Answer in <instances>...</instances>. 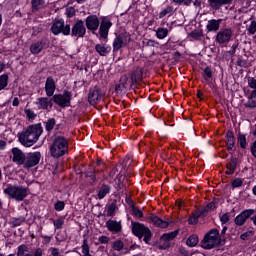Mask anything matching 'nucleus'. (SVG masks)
I'll list each match as a JSON object with an SVG mask.
<instances>
[{
	"label": "nucleus",
	"instance_id": "obj_1",
	"mask_svg": "<svg viewBox=\"0 0 256 256\" xmlns=\"http://www.w3.org/2000/svg\"><path fill=\"white\" fill-rule=\"evenodd\" d=\"M41 135H43V126L41 123H36L29 125L25 131L21 132L18 139L24 147H33Z\"/></svg>",
	"mask_w": 256,
	"mask_h": 256
},
{
	"label": "nucleus",
	"instance_id": "obj_2",
	"mask_svg": "<svg viewBox=\"0 0 256 256\" xmlns=\"http://www.w3.org/2000/svg\"><path fill=\"white\" fill-rule=\"evenodd\" d=\"M49 151L53 159H61V157H65V155L69 153V139L63 135H54Z\"/></svg>",
	"mask_w": 256,
	"mask_h": 256
},
{
	"label": "nucleus",
	"instance_id": "obj_3",
	"mask_svg": "<svg viewBox=\"0 0 256 256\" xmlns=\"http://www.w3.org/2000/svg\"><path fill=\"white\" fill-rule=\"evenodd\" d=\"M3 193L8 199L21 202L25 201V199L31 195V190H29V187L23 185L7 184Z\"/></svg>",
	"mask_w": 256,
	"mask_h": 256
},
{
	"label": "nucleus",
	"instance_id": "obj_4",
	"mask_svg": "<svg viewBox=\"0 0 256 256\" xmlns=\"http://www.w3.org/2000/svg\"><path fill=\"white\" fill-rule=\"evenodd\" d=\"M132 233L135 237L141 241L143 239L146 245H151V240L153 239V232L145 224L141 222H131Z\"/></svg>",
	"mask_w": 256,
	"mask_h": 256
},
{
	"label": "nucleus",
	"instance_id": "obj_5",
	"mask_svg": "<svg viewBox=\"0 0 256 256\" xmlns=\"http://www.w3.org/2000/svg\"><path fill=\"white\" fill-rule=\"evenodd\" d=\"M221 242L222 239L219 229L213 228L204 235L200 244L202 249H215V247H219V245H221Z\"/></svg>",
	"mask_w": 256,
	"mask_h": 256
},
{
	"label": "nucleus",
	"instance_id": "obj_6",
	"mask_svg": "<svg viewBox=\"0 0 256 256\" xmlns=\"http://www.w3.org/2000/svg\"><path fill=\"white\" fill-rule=\"evenodd\" d=\"M51 33L54 35H64L65 37L71 35V25L66 24L63 18H56L50 28Z\"/></svg>",
	"mask_w": 256,
	"mask_h": 256
},
{
	"label": "nucleus",
	"instance_id": "obj_7",
	"mask_svg": "<svg viewBox=\"0 0 256 256\" xmlns=\"http://www.w3.org/2000/svg\"><path fill=\"white\" fill-rule=\"evenodd\" d=\"M73 99V92L64 90L63 94H53L52 95V101L55 103V105H58V107H61V109H65L67 107H71V101Z\"/></svg>",
	"mask_w": 256,
	"mask_h": 256
},
{
	"label": "nucleus",
	"instance_id": "obj_8",
	"mask_svg": "<svg viewBox=\"0 0 256 256\" xmlns=\"http://www.w3.org/2000/svg\"><path fill=\"white\" fill-rule=\"evenodd\" d=\"M131 41V34H129V32H122L117 35L112 43L113 54L119 53V51H121L123 47H126V45H129Z\"/></svg>",
	"mask_w": 256,
	"mask_h": 256
},
{
	"label": "nucleus",
	"instance_id": "obj_9",
	"mask_svg": "<svg viewBox=\"0 0 256 256\" xmlns=\"http://www.w3.org/2000/svg\"><path fill=\"white\" fill-rule=\"evenodd\" d=\"M70 35L71 37H76V39H83V37L87 35V28L82 19H78L74 22L72 28H70Z\"/></svg>",
	"mask_w": 256,
	"mask_h": 256
},
{
	"label": "nucleus",
	"instance_id": "obj_10",
	"mask_svg": "<svg viewBox=\"0 0 256 256\" xmlns=\"http://www.w3.org/2000/svg\"><path fill=\"white\" fill-rule=\"evenodd\" d=\"M41 161V152H30L26 153V159L24 161V169H33V167H37V164Z\"/></svg>",
	"mask_w": 256,
	"mask_h": 256
},
{
	"label": "nucleus",
	"instance_id": "obj_11",
	"mask_svg": "<svg viewBox=\"0 0 256 256\" xmlns=\"http://www.w3.org/2000/svg\"><path fill=\"white\" fill-rule=\"evenodd\" d=\"M255 209H245L234 218V224L236 227H243L247 223V219H251L252 215H255Z\"/></svg>",
	"mask_w": 256,
	"mask_h": 256
},
{
	"label": "nucleus",
	"instance_id": "obj_12",
	"mask_svg": "<svg viewBox=\"0 0 256 256\" xmlns=\"http://www.w3.org/2000/svg\"><path fill=\"white\" fill-rule=\"evenodd\" d=\"M233 37V30L231 28H222L216 34L215 41L219 45H225V43H229Z\"/></svg>",
	"mask_w": 256,
	"mask_h": 256
},
{
	"label": "nucleus",
	"instance_id": "obj_13",
	"mask_svg": "<svg viewBox=\"0 0 256 256\" xmlns=\"http://www.w3.org/2000/svg\"><path fill=\"white\" fill-rule=\"evenodd\" d=\"M248 87L254 90H252L250 95L248 96L249 102L245 104V107H248V109H256V79L255 78L253 77L248 78Z\"/></svg>",
	"mask_w": 256,
	"mask_h": 256
},
{
	"label": "nucleus",
	"instance_id": "obj_14",
	"mask_svg": "<svg viewBox=\"0 0 256 256\" xmlns=\"http://www.w3.org/2000/svg\"><path fill=\"white\" fill-rule=\"evenodd\" d=\"M113 27V22L109 17L104 16L99 25V35L101 39H108L109 37V30Z\"/></svg>",
	"mask_w": 256,
	"mask_h": 256
},
{
	"label": "nucleus",
	"instance_id": "obj_15",
	"mask_svg": "<svg viewBox=\"0 0 256 256\" xmlns=\"http://www.w3.org/2000/svg\"><path fill=\"white\" fill-rule=\"evenodd\" d=\"M101 99H103V91L101 90V87L94 86L93 88H90L88 93V103L90 105H97Z\"/></svg>",
	"mask_w": 256,
	"mask_h": 256
},
{
	"label": "nucleus",
	"instance_id": "obj_16",
	"mask_svg": "<svg viewBox=\"0 0 256 256\" xmlns=\"http://www.w3.org/2000/svg\"><path fill=\"white\" fill-rule=\"evenodd\" d=\"M100 21L99 17L95 14H91L85 18V27L88 31L92 32V35H97L95 31L99 29Z\"/></svg>",
	"mask_w": 256,
	"mask_h": 256
},
{
	"label": "nucleus",
	"instance_id": "obj_17",
	"mask_svg": "<svg viewBox=\"0 0 256 256\" xmlns=\"http://www.w3.org/2000/svg\"><path fill=\"white\" fill-rule=\"evenodd\" d=\"M143 73H145V70L141 66H134L132 68L130 71L131 87L134 85H139V83L143 81Z\"/></svg>",
	"mask_w": 256,
	"mask_h": 256
},
{
	"label": "nucleus",
	"instance_id": "obj_18",
	"mask_svg": "<svg viewBox=\"0 0 256 256\" xmlns=\"http://www.w3.org/2000/svg\"><path fill=\"white\" fill-rule=\"evenodd\" d=\"M16 256H43V248H36L33 254L29 253V246L21 244L17 247Z\"/></svg>",
	"mask_w": 256,
	"mask_h": 256
},
{
	"label": "nucleus",
	"instance_id": "obj_19",
	"mask_svg": "<svg viewBox=\"0 0 256 256\" xmlns=\"http://www.w3.org/2000/svg\"><path fill=\"white\" fill-rule=\"evenodd\" d=\"M231 157L229 158L227 164H226V175H233L235 171H237V167L241 165V160H239L238 157L233 155V152H229Z\"/></svg>",
	"mask_w": 256,
	"mask_h": 256
},
{
	"label": "nucleus",
	"instance_id": "obj_20",
	"mask_svg": "<svg viewBox=\"0 0 256 256\" xmlns=\"http://www.w3.org/2000/svg\"><path fill=\"white\" fill-rule=\"evenodd\" d=\"M11 152L13 155L12 162L16 163L18 167H21V165L24 167L27 153L21 151V149L17 147L12 148Z\"/></svg>",
	"mask_w": 256,
	"mask_h": 256
},
{
	"label": "nucleus",
	"instance_id": "obj_21",
	"mask_svg": "<svg viewBox=\"0 0 256 256\" xmlns=\"http://www.w3.org/2000/svg\"><path fill=\"white\" fill-rule=\"evenodd\" d=\"M45 93L48 97H53L55 95V90L57 89V84L52 76L46 78L45 82Z\"/></svg>",
	"mask_w": 256,
	"mask_h": 256
},
{
	"label": "nucleus",
	"instance_id": "obj_22",
	"mask_svg": "<svg viewBox=\"0 0 256 256\" xmlns=\"http://www.w3.org/2000/svg\"><path fill=\"white\" fill-rule=\"evenodd\" d=\"M48 42L49 40H47V38H42L41 40L32 43L30 45V53H32V55H39Z\"/></svg>",
	"mask_w": 256,
	"mask_h": 256
},
{
	"label": "nucleus",
	"instance_id": "obj_23",
	"mask_svg": "<svg viewBox=\"0 0 256 256\" xmlns=\"http://www.w3.org/2000/svg\"><path fill=\"white\" fill-rule=\"evenodd\" d=\"M223 23V19H210L206 25V33H217Z\"/></svg>",
	"mask_w": 256,
	"mask_h": 256
},
{
	"label": "nucleus",
	"instance_id": "obj_24",
	"mask_svg": "<svg viewBox=\"0 0 256 256\" xmlns=\"http://www.w3.org/2000/svg\"><path fill=\"white\" fill-rule=\"evenodd\" d=\"M149 221L153 223L155 227H159V229H167V227H169V222L161 219L156 214H150Z\"/></svg>",
	"mask_w": 256,
	"mask_h": 256
},
{
	"label": "nucleus",
	"instance_id": "obj_25",
	"mask_svg": "<svg viewBox=\"0 0 256 256\" xmlns=\"http://www.w3.org/2000/svg\"><path fill=\"white\" fill-rule=\"evenodd\" d=\"M231 3H233V0H208V6L210 9H213V11H219L221 7L231 5Z\"/></svg>",
	"mask_w": 256,
	"mask_h": 256
},
{
	"label": "nucleus",
	"instance_id": "obj_26",
	"mask_svg": "<svg viewBox=\"0 0 256 256\" xmlns=\"http://www.w3.org/2000/svg\"><path fill=\"white\" fill-rule=\"evenodd\" d=\"M106 227L108 231H110L111 233H121V231H123V226L121 225V221L117 222V220L109 219L106 222Z\"/></svg>",
	"mask_w": 256,
	"mask_h": 256
},
{
	"label": "nucleus",
	"instance_id": "obj_27",
	"mask_svg": "<svg viewBox=\"0 0 256 256\" xmlns=\"http://www.w3.org/2000/svg\"><path fill=\"white\" fill-rule=\"evenodd\" d=\"M97 173H99V170L91 167L84 171V177L86 179H90L89 185L93 186L95 183H97Z\"/></svg>",
	"mask_w": 256,
	"mask_h": 256
},
{
	"label": "nucleus",
	"instance_id": "obj_28",
	"mask_svg": "<svg viewBox=\"0 0 256 256\" xmlns=\"http://www.w3.org/2000/svg\"><path fill=\"white\" fill-rule=\"evenodd\" d=\"M226 145L228 153H233V151H235V149H233V147H235V134L233 133V130H228L226 132Z\"/></svg>",
	"mask_w": 256,
	"mask_h": 256
},
{
	"label": "nucleus",
	"instance_id": "obj_29",
	"mask_svg": "<svg viewBox=\"0 0 256 256\" xmlns=\"http://www.w3.org/2000/svg\"><path fill=\"white\" fill-rule=\"evenodd\" d=\"M111 45L107 44H96L95 45V51L100 55V57H107L109 53H111Z\"/></svg>",
	"mask_w": 256,
	"mask_h": 256
},
{
	"label": "nucleus",
	"instance_id": "obj_30",
	"mask_svg": "<svg viewBox=\"0 0 256 256\" xmlns=\"http://www.w3.org/2000/svg\"><path fill=\"white\" fill-rule=\"evenodd\" d=\"M129 81V78L127 76H122L119 80V83L115 85V91L117 95H121L122 93H125L127 90V82Z\"/></svg>",
	"mask_w": 256,
	"mask_h": 256
},
{
	"label": "nucleus",
	"instance_id": "obj_31",
	"mask_svg": "<svg viewBox=\"0 0 256 256\" xmlns=\"http://www.w3.org/2000/svg\"><path fill=\"white\" fill-rule=\"evenodd\" d=\"M109 193H111V185L102 184L100 189L98 190L97 197L100 200L105 199V197H107V195H109Z\"/></svg>",
	"mask_w": 256,
	"mask_h": 256
},
{
	"label": "nucleus",
	"instance_id": "obj_32",
	"mask_svg": "<svg viewBox=\"0 0 256 256\" xmlns=\"http://www.w3.org/2000/svg\"><path fill=\"white\" fill-rule=\"evenodd\" d=\"M179 235V230H174L172 232H168V233H164L160 239L162 241H166V242H169V241H173V239H175L177 236Z\"/></svg>",
	"mask_w": 256,
	"mask_h": 256
},
{
	"label": "nucleus",
	"instance_id": "obj_33",
	"mask_svg": "<svg viewBox=\"0 0 256 256\" xmlns=\"http://www.w3.org/2000/svg\"><path fill=\"white\" fill-rule=\"evenodd\" d=\"M202 77L204 81L209 85V82L211 81L210 79H213V70L211 69L210 66H206L205 69L203 70Z\"/></svg>",
	"mask_w": 256,
	"mask_h": 256
},
{
	"label": "nucleus",
	"instance_id": "obj_34",
	"mask_svg": "<svg viewBox=\"0 0 256 256\" xmlns=\"http://www.w3.org/2000/svg\"><path fill=\"white\" fill-rule=\"evenodd\" d=\"M26 218L25 216H19L17 217H12L10 219V225L11 227L15 228V227H20V225H23V223H25Z\"/></svg>",
	"mask_w": 256,
	"mask_h": 256
},
{
	"label": "nucleus",
	"instance_id": "obj_35",
	"mask_svg": "<svg viewBox=\"0 0 256 256\" xmlns=\"http://www.w3.org/2000/svg\"><path fill=\"white\" fill-rule=\"evenodd\" d=\"M175 13V8L173 6H167L164 8L159 14L158 17L159 19H163V17H171Z\"/></svg>",
	"mask_w": 256,
	"mask_h": 256
},
{
	"label": "nucleus",
	"instance_id": "obj_36",
	"mask_svg": "<svg viewBox=\"0 0 256 256\" xmlns=\"http://www.w3.org/2000/svg\"><path fill=\"white\" fill-rule=\"evenodd\" d=\"M35 105H37L39 110L47 111L48 110L47 97L37 98Z\"/></svg>",
	"mask_w": 256,
	"mask_h": 256
},
{
	"label": "nucleus",
	"instance_id": "obj_37",
	"mask_svg": "<svg viewBox=\"0 0 256 256\" xmlns=\"http://www.w3.org/2000/svg\"><path fill=\"white\" fill-rule=\"evenodd\" d=\"M199 243V236L197 234L190 235L186 240V245L188 247H197Z\"/></svg>",
	"mask_w": 256,
	"mask_h": 256
},
{
	"label": "nucleus",
	"instance_id": "obj_38",
	"mask_svg": "<svg viewBox=\"0 0 256 256\" xmlns=\"http://www.w3.org/2000/svg\"><path fill=\"white\" fill-rule=\"evenodd\" d=\"M56 125L57 120H55V118H49L46 122H44L45 131H47V133H51V131L55 129Z\"/></svg>",
	"mask_w": 256,
	"mask_h": 256
},
{
	"label": "nucleus",
	"instance_id": "obj_39",
	"mask_svg": "<svg viewBox=\"0 0 256 256\" xmlns=\"http://www.w3.org/2000/svg\"><path fill=\"white\" fill-rule=\"evenodd\" d=\"M45 5V0H31V9L35 13Z\"/></svg>",
	"mask_w": 256,
	"mask_h": 256
},
{
	"label": "nucleus",
	"instance_id": "obj_40",
	"mask_svg": "<svg viewBox=\"0 0 256 256\" xmlns=\"http://www.w3.org/2000/svg\"><path fill=\"white\" fill-rule=\"evenodd\" d=\"M107 217H115L117 211V203L111 202L106 206Z\"/></svg>",
	"mask_w": 256,
	"mask_h": 256
},
{
	"label": "nucleus",
	"instance_id": "obj_41",
	"mask_svg": "<svg viewBox=\"0 0 256 256\" xmlns=\"http://www.w3.org/2000/svg\"><path fill=\"white\" fill-rule=\"evenodd\" d=\"M237 142L239 143L241 149H247V136L245 134L239 132L237 136Z\"/></svg>",
	"mask_w": 256,
	"mask_h": 256
},
{
	"label": "nucleus",
	"instance_id": "obj_42",
	"mask_svg": "<svg viewBox=\"0 0 256 256\" xmlns=\"http://www.w3.org/2000/svg\"><path fill=\"white\" fill-rule=\"evenodd\" d=\"M9 85V75L8 74H2L0 75V91H3L5 87Z\"/></svg>",
	"mask_w": 256,
	"mask_h": 256
},
{
	"label": "nucleus",
	"instance_id": "obj_43",
	"mask_svg": "<svg viewBox=\"0 0 256 256\" xmlns=\"http://www.w3.org/2000/svg\"><path fill=\"white\" fill-rule=\"evenodd\" d=\"M169 35V29L167 28H158L156 31L157 39H165Z\"/></svg>",
	"mask_w": 256,
	"mask_h": 256
},
{
	"label": "nucleus",
	"instance_id": "obj_44",
	"mask_svg": "<svg viewBox=\"0 0 256 256\" xmlns=\"http://www.w3.org/2000/svg\"><path fill=\"white\" fill-rule=\"evenodd\" d=\"M199 223V216L197 212H192L191 216L188 218V225H197Z\"/></svg>",
	"mask_w": 256,
	"mask_h": 256
},
{
	"label": "nucleus",
	"instance_id": "obj_45",
	"mask_svg": "<svg viewBox=\"0 0 256 256\" xmlns=\"http://www.w3.org/2000/svg\"><path fill=\"white\" fill-rule=\"evenodd\" d=\"M124 247H125V243H123V241L121 240H116L112 245V248L114 249V251H122Z\"/></svg>",
	"mask_w": 256,
	"mask_h": 256
},
{
	"label": "nucleus",
	"instance_id": "obj_46",
	"mask_svg": "<svg viewBox=\"0 0 256 256\" xmlns=\"http://www.w3.org/2000/svg\"><path fill=\"white\" fill-rule=\"evenodd\" d=\"M203 31L202 30H193L191 33H190V37L192 39H195L196 41H198V39H201V37H203Z\"/></svg>",
	"mask_w": 256,
	"mask_h": 256
},
{
	"label": "nucleus",
	"instance_id": "obj_47",
	"mask_svg": "<svg viewBox=\"0 0 256 256\" xmlns=\"http://www.w3.org/2000/svg\"><path fill=\"white\" fill-rule=\"evenodd\" d=\"M231 187H232V189H237L239 187H243V179L242 178H235L231 182Z\"/></svg>",
	"mask_w": 256,
	"mask_h": 256
},
{
	"label": "nucleus",
	"instance_id": "obj_48",
	"mask_svg": "<svg viewBox=\"0 0 256 256\" xmlns=\"http://www.w3.org/2000/svg\"><path fill=\"white\" fill-rule=\"evenodd\" d=\"M175 5H183L184 7H191L193 0H172Z\"/></svg>",
	"mask_w": 256,
	"mask_h": 256
},
{
	"label": "nucleus",
	"instance_id": "obj_49",
	"mask_svg": "<svg viewBox=\"0 0 256 256\" xmlns=\"http://www.w3.org/2000/svg\"><path fill=\"white\" fill-rule=\"evenodd\" d=\"M55 211L61 212L65 209V201L57 200L54 204Z\"/></svg>",
	"mask_w": 256,
	"mask_h": 256
},
{
	"label": "nucleus",
	"instance_id": "obj_50",
	"mask_svg": "<svg viewBox=\"0 0 256 256\" xmlns=\"http://www.w3.org/2000/svg\"><path fill=\"white\" fill-rule=\"evenodd\" d=\"M65 224V220L60 217L56 220H53V225L55 227V229H63V225Z\"/></svg>",
	"mask_w": 256,
	"mask_h": 256
},
{
	"label": "nucleus",
	"instance_id": "obj_51",
	"mask_svg": "<svg viewBox=\"0 0 256 256\" xmlns=\"http://www.w3.org/2000/svg\"><path fill=\"white\" fill-rule=\"evenodd\" d=\"M248 35H255L256 33V20H252L247 28Z\"/></svg>",
	"mask_w": 256,
	"mask_h": 256
},
{
	"label": "nucleus",
	"instance_id": "obj_52",
	"mask_svg": "<svg viewBox=\"0 0 256 256\" xmlns=\"http://www.w3.org/2000/svg\"><path fill=\"white\" fill-rule=\"evenodd\" d=\"M131 211H132L134 217H138V219H142L143 211H141V209H139L135 206H132Z\"/></svg>",
	"mask_w": 256,
	"mask_h": 256
},
{
	"label": "nucleus",
	"instance_id": "obj_53",
	"mask_svg": "<svg viewBox=\"0 0 256 256\" xmlns=\"http://www.w3.org/2000/svg\"><path fill=\"white\" fill-rule=\"evenodd\" d=\"M207 211H215L217 209V198H214L210 203L206 205Z\"/></svg>",
	"mask_w": 256,
	"mask_h": 256
},
{
	"label": "nucleus",
	"instance_id": "obj_54",
	"mask_svg": "<svg viewBox=\"0 0 256 256\" xmlns=\"http://www.w3.org/2000/svg\"><path fill=\"white\" fill-rule=\"evenodd\" d=\"M90 248H89V244L87 243V239L83 240V244H82V253L83 255H89L90 254Z\"/></svg>",
	"mask_w": 256,
	"mask_h": 256
},
{
	"label": "nucleus",
	"instance_id": "obj_55",
	"mask_svg": "<svg viewBox=\"0 0 256 256\" xmlns=\"http://www.w3.org/2000/svg\"><path fill=\"white\" fill-rule=\"evenodd\" d=\"M254 231L253 230H250V231H247V232H244L240 235V239L242 241H247L249 239V237H251V235H254Z\"/></svg>",
	"mask_w": 256,
	"mask_h": 256
},
{
	"label": "nucleus",
	"instance_id": "obj_56",
	"mask_svg": "<svg viewBox=\"0 0 256 256\" xmlns=\"http://www.w3.org/2000/svg\"><path fill=\"white\" fill-rule=\"evenodd\" d=\"M229 213H224L222 216H220V222L222 225H227V222L230 221Z\"/></svg>",
	"mask_w": 256,
	"mask_h": 256
},
{
	"label": "nucleus",
	"instance_id": "obj_57",
	"mask_svg": "<svg viewBox=\"0 0 256 256\" xmlns=\"http://www.w3.org/2000/svg\"><path fill=\"white\" fill-rule=\"evenodd\" d=\"M127 163H129V158H124L123 162H122V169H124V171H126V173L128 175L131 174V170H129V166H127Z\"/></svg>",
	"mask_w": 256,
	"mask_h": 256
},
{
	"label": "nucleus",
	"instance_id": "obj_58",
	"mask_svg": "<svg viewBox=\"0 0 256 256\" xmlns=\"http://www.w3.org/2000/svg\"><path fill=\"white\" fill-rule=\"evenodd\" d=\"M207 213H209V210H207L206 208L196 210V214L199 218L200 217H207Z\"/></svg>",
	"mask_w": 256,
	"mask_h": 256
},
{
	"label": "nucleus",
	"instance_id": "obj_59",
	"mask_svg": "<svg viewBox=\"0 0 256 256\" xmlns=\"http://www.w3.org/2000/svg\"><path fill=\"white\" fill-rule=\"evenodd\" d=\"M98 241L101 245H107V243H109V237L102 235L98 238Z\"/></svg>",
	"mask_w": 256,
	"mask_h": 256
},
{
	"label": "nucleus",
	"instance_id": "obj_60",
	"mask_svg": "<svg viewBox=\"0 0 256 256\" xmlns=\"http://www.w3.org/2000/svg\"><path fill=\"white\" fill-rule=\"evenodd\" d=\"M96 167H102L100 172H103V169H105V161H103L101 158H98L96 160Z\"/></svg>",
	"mask_w": 256,
	"mask_h": 256
},
{
	"label": "nucleus",
	"instance_id": "obj_61",
	"mask_svg": "<svg viewBox=\"0 0 256 256\" xmlns=\"http://www.w3.org/2000/svg\"><path fill=\"white\" fill-rule=\"evenodd\" d=\"M25 113H26V116L28 117V119H35V117H37L35 112H33V110H31V109L25 110Z\"/></svg>",
	"mask_w": 256,
	"mask_h": 256
},
{
	"label": "nucleus",
	"instance_id": "obj_62",
	"mask_svg": "<svg viewBox=\"0 0 256 256\" xmlns=\"http://www.w3.org/2000/svg\"><path fill=\"white\" fill-rule=\"evenodd\" d=\"M119 171V169H117V166L112 167V169L110 170L108 177H110V179H113L115 177V175H117V172Z\"/></svg>",
	"mask_w": 256,
	"mask_h": 256
},
{
	"label": "nucleus",
	"instance_id": "obj_63",
	"mask_svg": "<svg viewBox=\"0 0 256 256\" xmlns=\"http://www.w3.org/2000/svg\"><path fill=\"white\" fill-rule=\"evenodd\" d=\"M236 63L238 67H247V60H244L243 58H238Z\"/></svg>",
	"mask_w": 256,
	"mask_h": 256
},
{
	"label": "nucleus",
	"instance_id": "obj_64",
	"mask_svg": "<svg viewBox=\"0 0 256 256\" xmlns=\"http://www.w3.org/2000/svg\"><path fill=\"white\" fill-rule=\"evenodd\" d=\"M180 254L182 256H191V254L185 248H180Z\"/></svg>",
	"mask_w": 256,
	"mask_h": 256
}]
</instances>
